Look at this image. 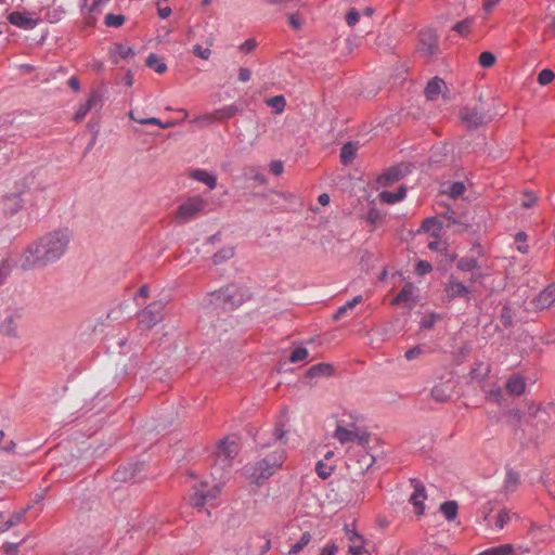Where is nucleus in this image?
<instances>
[{"label": "nucleus", "instance_id": "1", "mask_svg": "<svg viewBox=\"0 0 555 555\" xmlns=\"http://www.w3.org/2000/svg\"><path fill=\"white\" fill-rule=\"evenodd\" d=\"M73 232L68 228L52 230L27 245L20 254L23 270L46 268L57 262L69 248Z\"/></svg>", "mask_w": 555, "mask_h": 555}, {"label": "nucleus", "instance_id": "2", "mask_svg": "<svg viewBox=\"0 0 555 555\" xmlns=\"http://www.w3.org/2000/svg\"><path fill=\"white\" fill-rule=\"evenodd\" d=\"M372 435L365 425V418L358 413H349V453L358 452L356 455L358 474L362 475L375 462L373 455L367 451Z\"/></svg>", "mask_w": 555, "mask_h": 555}, {"label": "nucleus", "instance_id": "3", "mask_svg": "<svg viewBox=\"0 0 555 555\" xmlns=\"http://www.w3.org/2000/svg\"><path fill=\"white\" fill-rule=\"evenodd\" d=\"M285 459V450L279 446L272 452L261 457L254 466L246 468V473L257 485H260L282 467Z\"/></svg>", "mask_w": 555, "mask_h": 555}, {"label": "nucleus", "instance_id": "4", "mask_svg": "<svg viewBox=\"0 0 555 555\" xmlns=\"http://www.w3.org/2000/svg\"><path fill=\"white\" fill-rule=\"evenodd\" d=\"M357 175H351L349 172V183L354 180L352 184V191H354V195L358 196V201L360 202L362 198L366 201L367 211L365 214H359V217L364 219L367 223L375 227L379 221L384 219V216L375 208L374 201H369L366 196V184L367 182L363 180L362 172L356 169Z\"/></svg>", "mask_w": 555, "mask_h": 555}, {"label": "nucleus", "instance_id": "5", "mask_svg": "<svg viewBox=\"0 0 555 555\" xmlns=\"http://www.w3.org/2000/svg\"><path fill=\"white\" fill-rule=\"evenodd\" d=\"M238 453V444L235 438H224L217 447L214 470H225L232 466L234 457Z\"/></svg>", "mask_w": 555, "mask_h": 555}, {"label": "nucleus", "instance_id": "6", "mask_svg": "<svg viewBox=\"0 0 555 555\" xmlns=\"http://www.w3.org/2000/svg\"><path fill=\"white\" fill-rule=\"evenodd\" d=\"M207 206V201L195 195L186 198L176 210V219L182 223L189 222L202 214Z\"/></svg>", "mask_w": 555, "mask_h": 555}, {"label": "nucleus", "instance_id": "7", "mask_svg": "<svg viewBox=\"0 0 555 555\" xmlns=\"http://www.w3.org/2000/svg\"><path fill=\"white\" fill-rule=\"evenodd\" d=\"M23 318L24 311L22 308L9 310L5 318L0 323V334L9 338H21Z\"/></svg>", "mask_w": 555, "mask_h": 555}, {"label": "nucleus", "instance_id": "8", "mask_svg": "<svg viewBox=\"0 0 555 555\" xmlns=\"http://www.w3.org/2000/svg\"><path fill=\"white\" fill-rule=\"evenodd\" d=\"M238 108L234 104L224 105L210 113L198 115L193 119L194 124H198L201 127H207L214 122L228 120L236 115Z\"/></svg>", "mask_w": 555, "mask_h": 555}, {"label": "nucleus", "instance_id": "9", "mask_svg": "<svg viewBox=\"0 0 555 555\" xmlns=\"http://www.w3.org/2000/svg\"><path fill=\"white\" fill-rule=\"evenodd\" d=\"M165 302L154 301L138 313V321L142 330H150L163 319Z\"/></svg>", "mask_w": 555, "mask_h": 555}, {"label": "nucleus", "instance_id": "10", "mask_svg": "<svg viewBox=\"0 0 555 555\" xmlns=\"http://www.w3.org/2000/svg\"><path fill=\"white\" fill-rule=\"evenodd\" d=\"M215 295L218 300H221L223 305L229 308L237 307L245 299V295L235 285H228L219 289Z\"/></svg>", "mask_w": 555, "mask_h": 555}, {"label": "nucleus", "instance_id": "11", "mask_svg": "<svg viewBox=\"0 0 555 555\" xmlns=\"http://www.w3.org/2000/svg\"><path fill=\"white\" fill-rule=\"evenodd\" d=\"M220 491L221 486L219 483L208 490H206L204 486H201V488L196 489L194 494L191 495L190 503L194 507H203L205 503L217 499Z\"/></svg>", "mask_w": 555, "mask_h": 555}, {"label": "nucleus", "instance_id": "12", "mask_svg": "<svg viewBox=\"0 0 555 555\" xmlns=\"http://www.w3.org/2000/svg\"><path fill=\"white\" fill-rule=\"evenodd\" d=\"M462 121L468 129H476L485 122V114L477 107H463L460 113Z\"/></svg>", "mask_w": 555, "mask_h": 555}, {"label": "nucleus", "instance_id": "13", "mask_svg": "<svg viewBox=\"0 0 555 555\" xmlns=\"http://www.w3.org/2000/svg\"><path fill=\"white\" fill-rule=\"evenodd\" d=\"M410 165H398L387 169L378 179V182L383 185H388L392 182L403 179L410 173Z\"/></svg>", "mask_w": 555, "mask_h": 555}, {"label": "nucleus", "instance_id": "14", "mask_svg": "<svg viewBox=\"0 0 555 555\" xmlns=\"http://www.w3.org/2000/svg\"><path fill=\"white\" fill-rule=\"evenodd\" d=\"M454 387L455 386L452 380L440 382L433 387L430 396L437 402H447L451 399Z\"/></svg>", "mask_w": 555, "mask_h": 555}, {"label": "nucleus", "instance_id": "15", "mask_svg": "<svg viewBox=\"0 0 555 555\" xmlns=\"http://www.w3.org/2000/svg\"><path fill=\"white\" fill-rule=\"evenodd\" d=\"M452 150H453L452 146L448 143H440L438 145H435L431 150V154L429 157V165L430 166L446 165Z\"/></svg>", "mask_w": 555, "mask_h": 555}, {"label": "nucleus", "instance_id": "16", "mask_svg": "<svg viewBox=\"0 0 555 555\" xmlns=\"http://www.w3.org/2000/svg\"><path fill=\"white\" fill-rule=\"evenodd\" d=\"M366 540L354 529H349V555H370L365 548Z\"/></svg>", "mask_w": 555, "mask_h": 555}, {"label": "nucleus", "instance_id": "17", "mask_svg": "<svg viewBox=\"0 0 555 555\" xmlns=\"http://www.w3.org/2000/svg\"><path fill=\"white\" fill-rule=\"evenodd\" d=\"M444 291L447 293V297L450 300H453L454 298H457V297H465L470 293L469 287L464 285L461 281H459L453 275L450 276Z\"/></svg>", "mask_w": 555, "mask_h": 555}, {"label": "nucleus", "instance_id": "18", "mask_svg": "<svg viewBox=\"0 0 555 555\" xmlns=\"http://www.w3.org/2000/svg\"><path fill=\"white\" fill-rule=\"evenodd\" d=\"M420 51L424 55H433L437 50V36L433 30L421 31L420 34Z\"/></svg>", "mask_w": 555, "mask_h": 555}, {"label": "nucleus", "instance_id": "19", "mask_svg": "<svg viewBox=\"0 0 555 555\" xmlns=\"http://www.w3.org/2000/svg\"><path fill=\"white\" fill-rule=\"evenodd\" d=\"M8 20L12 25L25 30L34 29L38 25L37 20L21 12H12Z\"/></svg>", "mask_w": 555, "mask_h": 555}, {"label": "nucleus", "instance_id": "20", "mask_svg": "<svg viewBox=\"0 0 555 555\" xmlns=\"http://www.w3.org/2000/svg\"><path fill=\"white\" fill-rule=\"evenodd\" d=\"M506 391L511 396H520L525 392L526 382L519 374H513L506 382Z\"/></svg>", "mask_w": 555, "mask_h": 555}, {"label": "nucleus", "instance_id": "21", "mask_svg": "<svg viewBox=\"0 0 555 555\" xmlns=\"http://www.w3.org/2000/svg\"><path fill=\"white\" fill-rule=\"evenodd\" d=\"M442 88H446V82L439 77L430 79L425 88V96L429 101H434L442 92Z\"/></svg>", "mask_w": 555, "mask_h": 555}, {"label": "nucleus", "instance_id": "22", "mask_svg": "<svg viewBox=\"0 0 555 555\" xmlns=\"http://www.w3.org/2000/svg\"><path fill=\"white\" fill-rule=\"evenodd\" d=\"M535 301L537 307L540 309L550 307L555 301V283L543 289L537 297Z\"/></svg>", "mask_w": 555, "mask_h": 555}, {"label": "nucleus", "instance_id": "23", "mask_svg": "<svg viewBox=\"0 0 555 555\" xmlns=\"http://www.w3.org/2000/svg\"><path fill=\"white\" fill-rule=\"evenodd\" d=\"M411 486L414 488V492L411 494L409 502L413 505L416 503L424 502L427 499L425 486L417 478L410 479Z\"/></svg>", "mask_w": 555, "mask_h": 555}, {"label": "nucleus", "instance_id": "24", "mask_svg": "<svg viewBox=\"0 0 555 555\" xmlns=\"http://www.w3.org/2000/svg\"><path fill=\"white\" fill-rule=\"evenodd\" d=\"M190 177L196 181L205 183L210 190H214L217 186V177L210 175L205 169H195L190 173Z\"/></svg>", "mask_w": 555, "mask_h": 555}, {"label": "nucleus", "instance_id": "25", "mask_svg": "<svg viewBox=\"0 0 555 555\" xmlns=\"http://www.w3.org/2000/svg\"><path fill=\"white\" fill-rule=\"evenodd\" d=\"M406 188L405 185H400L396 192L383 191L379 194V198L382 202L386 204H395L397 202L402 201L405 197Z\"/></svg>", "mask_w": 555, "mask_h": 555}, {"label": "nucleus", "instance_id": "26", "mask_svg": "<svg viewBox=\"0 0 555 555\" xmlns=\"http://www.w3.org/2000/svg\"><path fill=\"white\" fill-rule=\"evenodd\" d=\"M111 54L113 56V62L115 64L118 63V59H128L130 56L134 55V52L131 47L124 44V43H116L111 49Z\"/></svg>", "mask_w": 555, "mask_h": 555}, {"label": "nucleus", "instance_id": "27", "mask_svg": "<svg viewBox=\"0 0 555 555\" xmlns=\"http://www.w3.org/2000/svg\"><path fill=\"white\" fill-rule=\"evenodd\" d=\"M421 228L423 231L430 232L431 236L438 238L440 236L442 223L437 218L430 217L423 220Z\"/></svg>", "mask_w": 555, "mask_h": 555}, {"label": "nucleus", "instance_id": "28", "mask_svg": "<svg viewBox=\"0 0 555 555\" xmlns=\"http://www.w3.org/2000/svg\"><path fill=\"white\" fill-rule=\"evenodd\" d=\"M360 17L361 13L358 10H356L354 8L349 9V28H351V30H349V47L353 44L351 37H353L354 39L360 37V35L357 34L353 29L354 26L360 22ZM363 36L364 35L362 34L361 37Z\"/></svg>", "mask_w": 555, "mask_h": 555}, {"label": "nucleus", "instance_id": "29", "mask_svg": "<svg viewBox=\"0 0 555 555\" xmlns=\"http://www.w3.org/2000/svg\"><path fill=\"white\" fill-rule=\"evenodd\" d=\"M439 509L447 520L452 521L457 516L459 505L456 501H446L440 505Z\"/></svg>", "mask_w": 555, "mask_h": 555}, {"label": "nucleus", "instance_id": "30", "mask_svg": "<svg viewBox=\"0 0 555 555\" xmlns=\"http://www.w3.org/2000/svg\"><path fill=\"white\" fill-rule=\"evenodd\" d=\"M331 373H332V366L330 364L319 363V364L312 365L307 371V377L313 378V377H318V376H328V375H331Z\"/></svg>", "mask_w": 555, "mask_h": 555}, {"label": "nucleus", "instance_id": "31", "mask_svg": "<svg viewBox=\"0 0 555 555\" xmlns=\"http://www.w3.org/2000/svg\"><path fill=\"white\" fill-rule=\"evenodd\" d=\"M457 269L464 272L479 270L480 266L474 257H463L457 261Z\"/></svg>", "mask_w": 555, "mask_h": 555}, {"label": "nucleus", "instance_id": "32", "mask_svg": "<svg viewBox=\"0 0 555 555\" xmlns=\"http://www.w3.org/2000/svg\"><path fill=\"white\" fill-rule=\"evenodd\" d=\"M268 106L274 109L275 114H282L286 107L284 95H275L266 100Z\"/></svg>", "mask_w": 555, "mask_h": 555}, {"label": "nucleus", "instance_id": "33", "mask_svg": "<svg viewBox=\"0 0 555 555\" xmlns=\"http://www.w3.org/2000/svg\"><path fill=\"white\" fill-rule=\"evenodd\" d=\"M514 552L512 544H503L494 547L487 548L477 555H511Z\"/></svg>", "mask_w": 555, "mask_h": 555}, {"label": "nucleus", "instance_id": "34", "mask_svg": "<svg viewBox=\"0 0 555 555\" xmlns=\"http://www.w3.org/2000/svg\"><path fill=\"white\" fill-rule=\"evenodd\" d=\"M146 66L154 69L157 74H164L167 70V65L154 53L147 56Z\"/></svg>", "mask_w": 555, "mask_h": 555}, {"label": "nucleus", "instance_id": "35", "mask_svg": "<svg viewBox=\"0 0 555 555\" xmlns=\"http://www.w3.org/2000/svg\"><path fill=\"white\" fill-rule=\"evenodd\" d=\"M234 256V249L231 246L221 248L212 256V262L215 264H221Z\"/></svg>", "mask_w": 555, "mask_h": 555}, {"label": "nucleus", "instance_id": "36", "mask_svg": "<svg viewBox=\"0 0 555 555\" xmlns=\"http://www.w3.org/2000/svg\"><path fill=\"white\" fill-rule=\"evenodd\" d=\"M519 482V474L516 473L513 468L506 466V476H505V488L506 490H514Z\"/></svg>", "mask_w": 555, "mask_h": 555}, {"label": "nucleus", "instance_id": "37", "mask_svg": "<svg viewBox=\"0 0 555 555\" xmlns=\"http://www.w3.org/2000/svg\"><path fill=\"white\" fill-rule=\"evenodd\" d=\"M89 108H95V107H102V103H103V96L101 94V92L99 90H91L89 95H88V99L86 100L85 102Z\"/></svg>", "mask_w": 555, "mask_h": 555}, {"label": "nucleus", "instance_id": "38", "mask_svg": "<svg viewBox=\"0 0 555 555\" xmlns=\"http://www.w3.org/2000/svg\"><path fill=\"white\" fill-rule=\"evenodd\" d=\"M129 118L133 121H137L141 125H153L160 127L163 126V121L156 117H150V118H139L133 111H130L128 114Z\"/></svg>", "mask_w": 555, "mask_h": 555}, {"label": "nucleus", "instance_id": "39", "mask_svg": "<svg viewBox=\"0 0 555 555\" xmlns=\"http://www.w3.org/2000/svg\"><path fill=\"white\" fill-rule=\"evenodd\" d=\"M487 398L493 400L499 405H507L505 393L501 388L491 389L488 392Z\"/></svg>", "mask_w": 555, "mask_h": 555}, {"label": "nucleus", "instance_id": "40", "mask_svg": "<svg viewBox=\"0 0 555 555\" xmlns=\"http://www.w3.org/2000/svg\"><path fill=\"white\" fill-rule=\"evenodd\" d=\"M374 14V9L372 7H366L364 10H363V13L362 15L365 17L364 22H363V29L361 30V33L363 35H367L372 31V15Z\"/></svg>", "mask_w": 555, "mask_h": 555}, {"label": "nucleus", "instance_id": "41", "mask_svg": "<svg viewBox=\"0 0 555 555\" xmlns=\"http://www.w3.org/2000/svg\"><path fill=\"white\" fill-rule=\"evenodd\" d=\"M495 55L490 51H483L480 53L478 62L481 67L489 68L495 63Z\"/></svg>", "mask_w": 555, "mask_h": 555}, {"label": "nucleus", "instance_id": "42", "mask_svg": "<svg viewBox=\"0 0 555 555\" xmlns=\"http://www.w3.org/2000/svg\"><path fill=\"white\" fill-rule=\"evenodd\" d=\"M554 72L550 68H544L538 74L537 80L541 86H546L551 83L554 80Z\"/></svg>", "mask_w": 555, "mask_h": 555}, {"label": "nucleus", "instance_id": "43", "mask_svg": "<svg viewBox=\"0 0 555 555\" xmlns=\"http://www.w3.org/2000/svg\"><path fill=\"white\" fill-rule=\"evenodd\" d=\"M412 296V286L404 285L403 288L398 293V295L393 298V304L399 305L401 302L408 301Z\"/></svg>", "mask_w": 555, "mask_h": 555}, {"label": "nucleus", "instance_id": "44", "mask_svg": "<svg viewBox=\"0 0 555 555\" xmlns=\"http://www.w3.org/2000/svg\"><path fill=\"white\" fill-rule=\"evenodd\" d=\"M125 23V16L121 14H107L105 16V25L108 27H120Z\"/></svg>", "mask_w": 555, "mask_h": 555}, {"label": "nucleus", "instance_id": "45", "mask_svg": "<svg viewBox=\"0 0 555 555\" xmlns=\"http://www.w3.org/2000/svg\"><path fill=\"white\" fill-rule=\"evenodd\" d=\"M500 320L505 327L513 325L512 308L508 305L503 306L501 310Z\"/></svg>", "mask_w": 555, "mask_h": 555}, {"label": "nucleus", "instance_id": "46", "mask_svg": "<svg viewBox=\"0 0 555 555\" xmlns=\"http://www.w3.org/2000/svg\"><path fill=\"white\" fill-rule=\"evenodd\" d=\"M317 474L322 479H326L332 475L333 466L326 465L324 461H319L315 466Z\"/></svg>", "mask_w": 555, "mask_h": 555}, {"label": "nucleus", "instance_id": "47", "mask_svg": "<svg viewBox=\"0 0 555 555\" xmlns=\"http://www.w3.org/2000/svg\"><path fill=\"white\" fill-rule=\"evenodd\" d=\"M465 190H466L465 184L463 182H461V181H456V182H453L450 185V188H449V195L452 198H457V197L463 195Z\"/></svg>", "mask_w": 555, "mask_h": 555}, {"label": "nucleus", "instance_id": "48", "mask_svg": "<svg viewBox=\"0 0 555 555\" xmlns=\"http://www.w3.org/2000/svg\"><path fill=\"white\" fill-rule=\"evenodd\" d=\"M311 541V534L309 532H304L300 537L299 541H297L291 550L293 553H299L305 546H307Z\"/></svg>", "mask_w": 555, "mask_h": 555}, {"label": "nucleus", "instance_id": "49", "mask_svg": "<svg viewBox=\"0 0 555 555\" xmlns=\"http://www.w3.org/2000/svg\"><path fill=\"white\" fill-rule=\"evenodd\" d=\"M472 24H473V18H466L464 21L456 23L453 26V30L456 31L457 34L464 36L469 31Z\"/></svg>", "mask_w": 555, "mask_h": 555}, {"label": "nucleus", "instance_id": "50", "mask_svg": "<svg viewBox=\"0 0 555 555\" xmlns=\"http://www.w3.org/2000/svg\"><path fill=\"white\" fill-rule=\"evenodd\" d=\"M309 352L306 348H296L289 356L292 363L300 362L307 359Z\"/></svg>", "mask_w": 555, "mask_h": 555}, {"label": "nucleus", "instance_id": "51", "mask_svg": "<svg viewBox=\"0 0 555 555\" xmlns=\"http://www.w3.org/2000/svg\"><path fill=\"white\" fill-rule=\"evenodd\" d=\"M22 514H16L10 517L9 520H7L1 527H0V533L7 532L10 528L18 525L22 520Z\"/></svg>", "mask_w": 555, "mask_h": 555}, {"label": "nucleus", "instance_id": "52", "mask_svg": "<svg viewBox=\"0 0 555 555\" xmlns=\"http://www.w3.org/2000/svg\"><path fill=\"white\" fill-rule=\"evenodd\" d=\"M12 271V267L9 260H2L0 262V285L5 282Z\"/></svg>", "mask_w": 555, "mask_h": 555}, {"label": "nucleus", "instance_id": "53", "mask_svg": "<svg viewBox=\"0 0 555 555\" xmlns=\"http://www.w3.org/2000/svg\"><path fill=\"white\" fill-rule=\"evenodd\" d=\"M433 270V266L426 260H418L415 264V272L418 275H425Z\"/></svg>", "mask_w": 555, "mask_h": 555}, {"label": "nucleus", "instance_id": "54", "mask_svg": "<svg viewBox=\"0 0 555 555\" xmlns=\"http://www.w3.org/2000/svg\"><path fill=\"white\" fill-rule=\"evenodd\" d=\"M90 111H91V108H89V106L86 103L80 104L79 107L77 108L75 115H74V120L76 122H80L81 120L85 119V117L87 116V114Z\"/></svg>", "mask_w": 555, "mask_h": 555}, {"label": "nucleus", "instance_id": "55", "mask_svg": "<svg viewBox=\"0 0 555 555\" xmlns=\"http://www.w3.org/2000/svg\"><path fill=\"white\" fill-rule=\"evenodd\" d=\"M424 353V349L421 345L415 346L405 351L404 357L406 360L412 361L417 359L421 354Z\"/></svg>", "mask_w": 555, "mask_h": 555}, {"label": "nucleus", "instance_id": "56", "mask_svg": "<svg viewBox=\"0 0 555 555\" xmlns=\"http://www.w3.org/2000/svg\"><path fill=\"white\" fill-rule=\"evenodd\" d=\"M193 53L203 60H208L211 55V50L208 48H203L201 44H195L193 47Z\"/></svg>", "mask_w": 555, "mask_h": 555}, {"label": "nucleus", "instance_id": "57", "mask_svg": "<svg viewBox=\"0 0 555 555\" xmlns=\"http://www.w3.org/2000/svg\"><path fill=\"white\" fill-rule=\"evenodd\" d=\"M269 169L273 175L280 176L284 171V164L281 160H272L269 165Z\"/></svg>", "mask_w": 555, "mask_h": 555}, {"label": "nucleus", "instance_id": "58", "mask_svg": "<svg viewBox=\"0 0 555 555\" xmlns=\"http://www.w3.org/2000/svg\"><path fill=\"white\" fill-rule=\"evenodd\" d=\"M509 518H511L509 512L507 509H502L500 512V514L498 515V519H496V524H495L496 527L502 529Z\"/></svg>", "mask_w": 555, "mask_h": 555}, {"label": "nucleus", "instance_id": "59", "mask_svg": "<svg viewBox=\"0 0 555 555\" xmlns=\"http://www.w3.org/2000/svg\"><path fill=\"white\" fill-rule=\"evenodd\" d=\"M338 546L334 542H327L319 555H336Z\"/></svg>", "mask_w": 555, "mask_h": 555}, {"label": "nucleus", "instance_id": "60", "mask_svg": "<svg viewBox=\"0 0 555 555\" xmlns=\"http://www.w3.org/2000/svg\"><path fill=\"white\" fill-rule=\"evenodd\" d=\"M360 147V143L358 141H349V166L352 164L356 158L357 152Z\"/></svg>", "mask_w": 555, "mask_h": 555}, {"label": "nucleus", "instance_id": "61", "mask_svg": "<svg viewBox=\"0 0 555 555\" xmlns=\"http://www.w3.org/2000/svg\"><path fill=\"white\" fill-rule=\"evenodd\" d=\"M437 315L435 313H431L430 315L424 318L421 322V327L425 330H429L435 325Z\"/></svg>", "mask_w": 555, "mask_h": 555}, {"label": "nucleus", "instance_id": "62", "mask_svg": "<svg viewBox=\"0 0 555 555\" xmlns=\"http://www.w3.org/2000/svg\"><path fill=\"white\" fill-rule=\"evenodd\" d=\"M26 539H23L21 542L18 543H14V542H5L3 544V551L7 553V554H10V553H15L18 551V547H20V544H22L23 542H25Z\"/></svg>", "mask_w": 555, "mask_h": 555}, {"label": "nucleus", "instance_id": "63", "mask_svg": "<svg viewBox=\"0 0 555 555\" xmlns=\"http://www.w3.org/2000/svg\"><path fill=\"white\" fill-rule=\"evenodd\" d=\"M257 47V42L255 39H247L244 43L241 44L240 49L246 53L251 52Z\"/></svg>", "mask_w": 555, "mask_h": 555}, {"label": "nucleus", "instance_id": "64", "mask_svg": "<svg viewBox=\"0 0 555 555\" xmlns=\"http://www.w3.org/2000/svg\"><path fill=\"white\" fill-rule=\"evenodd\" d=\"M250 78H251L250 69H248L246 67L240 68V70H238V80L240 81L247 82L250 80Z\"/></svg>", "mask_w": 555, "mask_h": 555}]
</instances>
